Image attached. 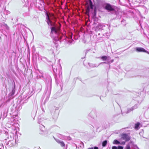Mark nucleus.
Wrapping results in <instances>:
<instances>
[{"instance_id": "f257e3e1", "label": "nucleus", "mask_w": 149, "mask_h": 149, "mask_svg": "<svg viewBox=\"0 0 149 149\" xmlns=\"http://www.w3.org/2000/svg\"><path fill=\"white\" fill-rule=\"evenodd\" d=\"M121 139L125 140V141H129L130 139V137L127 134L123 133L121 134Z\"/></svg>"}, {"instance_id": "f03ea898", "label": "nucleus", "mask_w": 149, "mask_h": 149, "mask_svg": "<svg viewBox=\"0 0 149 149\" xmlns=\"http://www.w3.org/2000/svg\"><path fill=\"white\" fill-rule=\"evenodd\" d=\"M60 30V27L56 28L55 26H53L51 28V33L52 34H53L54 33L56 34Z\"/></svg>"}, {"instance_id": "7ed1b4c3", "label": "nucleus", "mask_w": 149, "mask_h": 149, "mask_svg": "<svg viewBox=\"0 0 149 149\" xmlns=\"http://www.w3.org/2000/svg\"><path fill=\"white\" fill-rule=\"evenodd\" d=\"M105 9L109 11H113L114 8L109 4H107L105 7Z\"/></svg>"}, {"instance_id": "20e7f679", "label": "nucleus", "mask_w": 149, "mask_h": 149, "mask_svg": "<svg viewBox=\"0 0 149 149\" xmlns=\"http://www.w3.org/2000/svg\"><path fill=\"white\" fill-rule=\"evenodd\" d=\"M136 51L138 52H146L147 51L144 48L141 47H138L136 49Z\"/></svg>"}, {"instance_id": "39448f33", "label": "nucleus", "mask_w": 149, "mask_h": 149, "mask_svg": "<svg viewBox=\"0 0 149 149\" xmlns=\"http://www.w3.org/2000/svg\"><path fill=\"white\" fill-rule=\"evenodd\" d=\"M140 125V123L139 122H137L134 125V128L136 130H138Z\"/></svg>"}, {"instance_id": "423d86ee", "label": "nucleus", "mask_w": 149, "mask_h": 149, "mask_svg": "<svg viewBox=\"0 0 149 149\" xmlns=\"http://www.w3.org/2000/svg\"><path fill=\"white\" fill-rule=\"evenodd\" d=\"M57 142L60 144L62 147H64L65 146V144L63 141H60L59 140L57 141Z\"/></svg>"}, {"instance_id": "0eeeda50", "label": "nucleus", "mask_w": 149, "mask_h": 149, "mask_svg": "<svg viewBox=\"0 0 149 149\" xmlns=\"http://www.w3.org/2000/svg\"><path fill=\"white\" fill-rule=\"evenodd\" d=\"M46 22L47 23V24L49 25H50L51 26H54V24H55V23H54V24H52V22L51 20L48 21H47Z\"/></svg>"}, {"instance_id": "6e6552de", "label": "nucleus", "mask_w": 149, "mask_h": 149, "mask_svg": "<svg viewBox=\"0 0 149 149\" xmlns=\"http://www.w3.org/2000/svg\"><path fill=\"white\" fill-rule=\"evenodd\" d=\"M97 14V11L96 8H95L94 10V11L93 14V18H95L96 17Z\"/></svg>"}, {"instance_id": "1a4fd4ad", "label": "nucleus", "mask_w": 149, "mask_h": 149, "mask_svg": "<svg viewBox=\"0 0 149 149\" xmlns=\"http://www.w3.org/2000/svg\"><path fill=\"white\" fill-rule=\"evenodd\" d=\"M46 21L47 22L48 21L50 20V19L49 15L47 12H46Z\"/></svg>"}, {"instance_id": "9d476101", "label": "nucleus", "mask_w": 149, "mask_h": 149, "mask_svg": "<svg viewBox=\"0 0 149 149\" xmlns=\"http://www.w3.org/2000/svg\"><path fill=\"white\" fill-rule=\"evenodd\" d=\"M107 144V140H105L103 141L102 143V146L103 147L105 146Z\"/></svg>"}, {"instance_id": "9b49d317", "label": "nucleus", "mask_w": 149, "mask_h": 149, "mask_svg": "<svg viewBox=\"0 0 149 149\" xmlns=\"http://www.w3.org/2000/svg\"><path fill=\"white\" fill-rule=\"evenodd\" d=\"M113 143L114 144H120V142L119 141H118L117 140H115L113 141Z\"/></svg>"}, {"instance_id": "f8f14e48", "label": "nucleus", "mask_w": 149, "mask_h": 149, "mask_svg": "<svg viewBox=\"0 0 149 149\" xmlns=\"http://www.w3.org/2000/svg\"><path fill=\"white\" fill-rule=\"evenodd\" d=\"M101 58L103 60L105 61L107 59V56H102Z\"/></svg>"}, {"instance_id": "ddd939ff", "label": "nucleus", "mask_w": 149, "mask_h": 149, "mask_svg": "<svg viewBox=\"0 0 149 149\" xmlns=\"http://www.w3.org/2000/svg\"><path fill=\"white\" fill-rule=\"evenodd\" d=\"M89 8L88 6L86 8V14L87 15L88 14V13L89 11Z\"/></svg>"}, {"instance_id": "4468645a", "label": "nucleus", "mask_w": 149, "mask_h": 149, "mask_svg": "<svg viewBox=\"0 0 149 149\" xmlns=\"http://www.w3.org/2000/svg\"><path fill=\"white\" fill-rule=\"evenodd\" d=\"M90 1V6L91 9H93V5H92V3L91 0H89Z\"/></svg>"}, {"instance_id": "2eb2a0df", "label": "nucleus", "mask_w": 149, "mask_h": 149, "mask_svg": "<svg viewBox=\"0 0 149 149\" xmlns=\"http://www.w3.org/2000/svg\"><path fill=\"white\" fill-rule=\"evenodd\" d=\"M87 149H98V148L97 147L95 146L94 147H92L91 148H89Z\"/></svg>"}, {"instance_id": "dca6fc26", "label": "nucleus", "mask_w": 149, "mask_h": 149, "mask_svg": "<svg viewBox=\"0 0 149 149\" xmlns=\"http://www.w3.org/2000/svg\"><path fill=\"white\" fill-rule=\"evenodd\" d=\"M126 149H130V146L129 144L127 145Z\"/></svg>"}, {"instance_id": "f3484780", "label": "nucleus", "mask_w": 149, "mask_h": 149, "mask_svg": "<svg viewBox=\"0 0 149 149\" xmlns=\"http://www.w3.org/2000/svg\"><path fill=\"white\" fill-rule=\"evenodd\" d=\"M117 149H123V147L122 146H118Z\"/></svg>"}, {"instance_id": "a211bd4d", "label": "nucleus", "mask_w": 149, "mask_h": 149, "mask_svg": "<svg viewBox=\"0 0 149 149\" xmlns=\"http://www.w3.org/2000/svg\"><path fill=\"white\" fill-rule=\"evenodd\" d=\"M112 149H117V148L116 146H113L112 147Z\"/></svg>"}, {"instance_id": "6ab92c4d", "label": "nucleus", "mask_w": 149, "mask_h": 149, "mask_svg": "<svg viewBox=\"0 0 149 149\" xmlns=\"http://www.w3.org/2000/svg\"><path fill=\"white\" fill-rule=\"evenodd\" d=\"M120 144L121 145H124L125 144V142H121V143H120Z\"/></svg>"}, {"instance_id": "aec40b11", "label": "nucleus", "mask_w": 149, "mask_h": 149, "mask_svg": "<svg viewBox=\"0 0 149 149\" xmlns=\"http://www.w3.org/2000/svg\"><path fill=\"white\" fill-rule=\"evenodd\" d=\"M54 15L53 14H52V16H54Z\"/></svg>"}]
</instances>
